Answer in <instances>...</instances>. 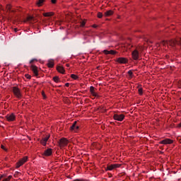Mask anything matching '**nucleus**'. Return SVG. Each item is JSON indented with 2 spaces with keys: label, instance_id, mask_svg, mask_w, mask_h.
I'll return each instance as SVG.
<instances>
[{
  "label": "nucleus",
  "instance_id": "obj_1",
  "mask_svg": "<svg viewBox=\"0 0 181 181\" xmlns=\"http://www.w3.org/2000/svg\"><path fill=\"white\" fill-rule=\"evenodd\" d=\"M12 91L16 98H18L19 100L22 98V92L21 91V89L18 88V86L12 87Z\"/></svg>",
  "mask_w": 181,
  "mask_h": 181
},
{
  "label": "nucleus",
  "instance_id": "obj_2",
  "mask_svg": "<svg viewBox=\"0 0 181 181\" xmlns=\"http://www.w3.org/2000/svg\"><path fill=\"white\" fill-rule=\"evenodd\" d=\"M68 144H69V140H67V139L62 138L59 140V146L60 148H64V146H67Z\"/></svg>",
  "mask_w": 181,
  "mask_h": 181
},
{
  "label": "nucleus",
  "instance_id": "obj_3",
  "mask_svg": "<svg viewBox=\"0 0 181 181\" xmlns=\"http://www.w3.org/2000/svg\"><path fill=\"white\" fill-rule=\"evenodd\" d=\"M6 119L8 122H13V121L16 119V115H15L13 113L8 114L6 115Z\"/></svg>",
  "mask_w": 181,
  "mask_h": 181
},
{
  "label": "nucleus",
  "instance_id": "obj_4",
  "mask_svg": "<svg viewBox=\"0 0 181 181\" xmlns=\"http://www.w3.org/2000/svg\"><path fill=\"white\" fill-rule=\"evenodd\" d=\"M30 70H32L33 74L35 76V77H37L39 76V68L36 66L35 64H32L30 66Z\"/></svg>",
  "mask_w": 181,
  "mask_h": 181
},
{
  "label": "nucleus",
  "instance_id": "obj_5",
  "mask_svg": "<svg viewBox=\"0 0 181 181\" xmlns=\"http://www.w3.org/2000/svg\"><path fill=\"white\" fill-rule=\"evenodd\" d=\"M79 128L80 127L77 125V122H74L70 127V131H71L72 132H78Z\"/></svg>",
  "mask_w": 181,
  "mask_h": 181
},
{
  "label": "nucleus",
  "instance_id": "obj_6",
  "mask_svg": "<svg viewBox=\"0 0 181 181\" xmlns=\"http://www.w3.org/2000/svg\"><path fill=\"white\" fill-rule=\"evenodd\" d=\"M160 145H172L173 144V140L170 139H165L159 142Z\"/></svg>",
  "mask_w": 181,
  "mask_h": 181
},
{
  "label": "nucleus",
  "instance_id": "obj_7",
  "mask_svg": "<svg viewBox=\"0 0 181 181\" xmlns=\"http://www.w3.org/2000/svg\"><path fill=\"white\" fill-rule=\"evenodd\" d=\"M26 162H28V156H25L21 160H20L16 164V168H21V166L26 163Z\"/></svg>",
  "mask_w": 181,
  "mask_h": 181
},
{
  "label": "nucleus",
  "instance_id": "obj_8",
  "mask_svg": "<svg viewBox=\"0 0 181 181\" xmlns=\"http://www.w3.org/2000/svg\"><path fill=\"white\" fill-rule=\"evenodd\" d=\"M121 167V164H111L107 166L106 170H114V169H118Z\"/></svg>",
  "mask_w": 181,
  "mask_h": 181
},
{
  "label": "nucleus",
  "instance_id": "obj_9",
  "mask_svg": "<svg viewBox=\"0 0 181 181\" xmlns=\"http://www.w3.org/2000/svg\"><path fill=\"white\" fill-rule=\"evenodd\" d=\"M132 57L133 60H139V52L138 51V49H134L132 52Z\"/></svg>",
  "mask_w": 181,
  "mask_h": 181
},
{
  "label": "nucleus",
  "instance_id": "obj_10",
  "mask_svg": "<svg viewBox=\"0 0 181 181\" xmlns=\"http://www.w3.org/2000/svg\"><path fill=\"white\" fill-rule=\"evenodd\" d=\"M116 62L119 64H127L128 59L126 57H119L116 59Z\"/></svg>",
  "mask_w": 181,
  "mask_h": 181
},
{
  "label": "nucleus",
  "instance_id": "obj_11",
  "mask_svg": "<svg viewBox=\"0 0 181 181\" xmlns=\"http://www.w3.org/2000/svg\"><path fill=\"white\" fill-rule=\"evenodd\" d=\"M114 119H115V121H124V119L125 118V115H124L123 114L121 115H118V114H115L113 116Z\"/></svg>",
  "mask_w": 181,
  "mask_h": 181
},
{
  "label": "nucleus",
  "instance_id": "obj_12",
  "mask_svg": "<svg viewBox=\"0 0 181 181\" xmlns=\"http://www.w3.org/2000/svg\"><path fill=\"white\" fill-rule=\"evenodd\" d=\"M90 93L93 97H96V98H100V95L95 92V88L94 86L90 87Z\"/></svg>",
  "mask_w": 181,
  "mask_h": 181
},
{
  "label": "nucleus",
  "instance_id": "obj_13",
  "mask_svg": "<svg viewBox=\"0 0 181 181\" xmlns=\"http://www.w3.org/2000/svg\"><path fill=\"white\" fill-rule=\"evenodd\" d=\"M103 53H104V54H112V55H114V54H117V51L115 50H107V49H105L103 51Z\"/></svg>",
  "mask_w": 181,
  "mask_h": 181
},
{
  "label": "nucleus",
  "instance_id": "obj_14",
  "mask_svg": "<svg viewBox=\"0 0 181 181\" xmlns=\"http://www.w3.org/2000/svg\"><path fill=\"white\" fill-rule=\"evenodd\" d=\"M53 151L52 148H47L43 153L44 156H50L52 153Z\"/></svg>",
  "mask_w": 181,
  "mask_h": 181
},
{
  "label": "nucleus",
  "instance_id": "obj_15",
  "mask_svg": "<svg viewBox=\"0 0 181 181\" xmlns=\"http://www.w3.org/2000/svg\"><path fill=\"white\" fill-rule=\"evenodd\" d=\"M57 70L59 73H61V74H64L65 73V70H64V67H63L62 66H57Z\"/></svg>",
  "mask_w": 181,
  "mask_h": 181
},
{
  "label": "nucleus",
  "instance_id": "obj_16",
  "mask_svg": "<svg viewBox=\"0 0 181 181\" xmlns=\"http://www.w3.org/2000/svg\"><path fill=\"white\" fill-rule=\"evenodd\" d=\"M47 66L49 69H53V67H54V61L53 59L49 60L47 63Z\"/></svg>",
  "mask_w": 181,
  "mask_h": 181
},
{
  "label": "nucleus",
  "instance_id": "obj_17",
  "mask_svg": "<svg viewBox=\"0 0 181 181\" xmlns=\"http://www.w3.org/2000/svg\"><path fill=\"white\" fill-rule=\"evenodd\" d=\"M112 15H114V11L112 10H109L105 12V16L106 18L108 16H112Z\"/></svg>",
  "mask_w": 181,
  "mask_h": 181
},
{
  "label": "nucleus",
  "instance_id": "obj_18",
  "mask_svg": "<svg viewBox=\"0 0 181 181\" xmlns=\"http://www.w3.org/2000/svg\"><path fill=\"white\" fill-rule=\"evenodd\" d=\"M33 16H28L26 19L24 21V22H29L30 23H32V21H33Z\"/></svg>",
  "mask_w": 181,
  "mask_h": 181
},
{
  "label": "nucleus",
  "instance_id": "obj_19",
  "mask_svg": "<svg viewBox=\"0 0 181 181\" xmlns=\"http://www.w3.org/2000/svg\"><path fill=\"white\" fill-rule=\"evenodd\" d=\"M175 45H181V38L173 41V43L171 44V46H175Z\"/></svg>",
  "mask_w": 181,
  "mask_h": 181
},
{
  "label": "nucleus",
  "instance_id": "obj_20",
  "mask_svg": "<svg viewBox=\"0 0 181 181\" xmlns=\"http://www.w3.org/2000/svg\"><path fill=\"white\" fill-rule=\"evenodd\" d=\"M54 15V13L53 12H47V13H43V16L49 17V16H53Z\"/></svg>",
  "mask_w": 181,
  "mask_h": 181
},
{
  "label": "nucleus",
  "instance_id": "obj_21",
  "mask_svg": "<svg viewBox=\"0 0 181 181\" xmlns=\"http://www.w3.org/2000/svg\"><path fill=\"white\" fill-rule=\"evenodd\" d=\"M53 81L54 83H60V78H59V76H54Z\"/></svg>",
  "mask_w": 181,
  "mask_h": 181
},
{
  "label": "nucleus",
  "instance_id": "obj_22",
  "mask_svg": "<svg viewBox=\"0 0 181 181\" xmlns=\"http://www.w3.org/2000/svg\"><path fill=\"white\" fill-rule=\"evenodd\" d=\"M71 78H73L74 80H78V76L76 74H71Z\"/></svg>",
  "mask_w": 181,
  "mask_h": 181
},
{
  "label": "nucleus",
  "instance_id": "obj_23",
  "mask_svg": "<svg viewBox=\"0 0 181 181\" xmlns=\"http://www.w3.org/2000/svg\"><path fill=\"white\" fill-rule=\"evenodd\" d=\"M43 2H45V0H38V1L37 2V5L38 6H42V4H43Z\"/></svg>",
  "mask_w": 181,
  "mask_h": 181
},
{
  "label": "nucleus",
  "instance_id": "obj_24",
  "mask_svg": "<svg viewBox=\"0 0 181 181\" xmlns=\"http://www.w3.org/2000/svg\"><path fill=\"white\" fill-rule=\"evenodd\" d=\"M128 74H129L130 78H132V77H134V72H132V71L129 70L128 71Z\"/></svg>",
  "mask_w": 181,
  "mask_h": 181
},
{
  "label": "nucleus",
  "instance_id": "obj_25",
  "mask_svg": "<svg viewBox=\"0 0 181 181\" xmlns=\"http://www.w3.org/2000/svg\"><path fill=\"white\" fill-rule=\"evenodd\" d=\"M138 93H139V95H142V94H144L142 88H139Z\"/></svg>",
  "mask_w": 181,
  "mask_h": 181
},
{
  "label": "nucleus",
  "instance_id": "obj_26",
  "mask_svg": "<svg viewBox=\"0 0 181 181\" xmlns=\"http://www.w3.org/2000/svg\"><path fill=\"white\" fill-rule=\"evenodd\" d=\"M40 144H42L43 146H46L47 142L45 141H44L43 139H42V140L40 141Z\"/></svg>",
  "mask_w": 181,
  "mask_h": 181
},
{
  "label": "nucleus",
  "instance_id": "obj_27",
  "mask_svg": "<svg viewBox=\"0 0 181 181\" xmlns=\"http://www.w3.org/2000/svg\"><path fill=\"white\" fill-rule=\"evenodd\" d=\"M49 138H50V136H46L42 139V140H44L45 142H47V141H49Z\"/></svg>",
  "mask_w": 181,
  "mask_h": 181
},
{
  "label": "nucleus",
  "instance_id": "obj_28",
  "mask_svg": "<svg viewBox=\"0 0 181 181\" xmlns=\"http://www.w3.org/2000/svg\"><path fill=\"white\" fill-rule=\"evenodd\" d=\"M84 26H86V20L83 21L81 23V28H84Z\"/></svg>",
  "mask_w": 181,
  "mask_h": 181
},
{
  "label": "nucleus",
  "instance_id": "obj_29",
  "mask_svg": "<svg viewBox=\"0 0 181 181\" xmlns=\"http://www.w3.org/2000/svg\"><path fill=\"white\" fill-rule=\"evenodd\" d=\"M98 18H99V19H101V18H103V13L101 12L98 13Z\"/></svg>",
  "mask_w": 181,
  "mask_h": 181
},
{
  "label": "nucleus",
  "instance_id": "obj_30",
  "mask_svg": "<svg viewBox=\"0 0 181 181\" xmlns=\"http://www.w3.org/2000/svg\"><path fill=\"white\" fill-rule=\"evenodd\" d=\"M12 8V6H11V4H8L7 6H6V9H7V11H11V8Z\"/></svg>",
  "mask_w": 181,
  "mask_h": 181
},
{
  "label": "nucleus",
  "instance_id": "obj_31",
  "mask_svg": "<svg viewBox=\"0 0 181 181\" xmlns=\"http://www.w3.org/2000/svg\"><path fill=\"white\" fill-rule=\"evenodd\" d=\"M25 77H26L28 80H30V78H32V76L29 74H25Z\"/></svg>",
  "mask_w": 181,
  "mask_h": 181
},
{
  "label": "nucleus",
  "instance_id": "obj_32",
  "mask_svg": "<svg viewBox=\"0 0 181 181\" xmlns=\"http://www.w3.org/2000/svg\"><path fill=\"white\" fill-rule=\"evenodd\" d=\"M1 149H4V151H6V152L8 151V149L6 148H5V146L1 145Z\"/></svg>",
  "mask_w": 181,
  "mask_h": 181
},
{
  "label": "nucleus",
  "instance_id": "obj_33",
  "mask_svg": "<svg viewBox=\"0 0 181 181\" xmlns=\"http://www.w3.org/2000/svg\"><path fill=\"white\" fill-rule=\"evenodd\" d=\"M33 62H37V59H33L30 60V64H32V63H33Z\"/></svg>",
  "mask_w": 181,
  "mask_h": 181
},
{
  "label": "nucleus",
  "instance_id": "obj_34",
  "mask_svg": "<svg viewBox=\"0 0 181 181\" xmlns=\"http://www.w3.org/2000/svg\"><path fill=\"white\" fill-rule=\"evenodd\" d=\"M42 95L44 98H46V94H45V91L42 92Z\"/></svg>",
  "mask_w": 181,
  "mask_h": 181
},
{
  "label": "nucleus",
  "instance_id": "obj_35",
  "mask_svg": "<svg viewBox=\"0 0 181 181\" xmlns=\"http://www.w3.org/2000/svg\"><path fill=\"white\" fill-rule=\"evenodd\" d=\"M169 44H170V42H163V45H169Z\"/></svg>",
  "mask_w": 181,
  "mask_h": 181
},
{
  "label": "nucleus",
  "instance_id": "obj_36",
  "mask_svg": "<svg viewBox=\"0 0 181 181\" xmlns=\"http://www.w3.org/2000/svg\"><path fill=\"white\" fill-rule=\"evenodd\" d=\"M3 177H4V175L0 174V181L2 180Z\"/></svg>",
  "mask_w": 181,
  "mask_h": 181
},
{
  "label": "nucleus",
  "instance_id": "obj_37",
  "mask_svg": "<svg viewBox=\"0 0 181 181\" xmlns=\"http://www.w3.org/2000/svg\"><path fill=\"white\" fill-rule=\"evenodd\" d=\"M69 86H70V83H65L66 87H69Z\"/></svg>",
  "mask_w": 181,
  "mask_h": 181
},
{
  "label": "nucleus",
  "instance_id": "obj_38",
  "mask_svg": "<svg viewBox=\"0 0 181 181\" xmlns=\"http://www.w3.org/2000/svg\"><path fill=\"white\" fill-rule=\"evenodd\" d=\"M52 4H56V0H51Z\"/></svg>",
  "mask_w": 181,
  "mask_h": 181
},
{
  "label": "nucleus",
  "instance_id": "obj_39",
  "mask_svg": "<svg viewBox=\"0 0 181 181\" xmlns=\"http://www.w3.org/2000/svg\"><path fill=\"white\" fill-rule=\"evenodd\" d=\"M92 27L95 28H97V25L94 24V25H92Z\"/></svg>",
  "mask_w": 181,
  "mask_h": 181
},
{
  "label": "nucleus",
  "instance_id": "obj_40",
  "mask_svg": "<svg viewBox=\"0 0 181 181\" xmlns=\"http://www.w3.org/2000/svg\"><path fill=\"white\" fill-rule=\"evenodd\" d=\"M66 67H70V64H66Z\"/></svg>",
  "mask_w": 181,
  "mask_h": 181
},
{
  "label": "nucleus",
  "instance_id": "obj_41",
  "mask_svg": "<svg viewBox=\"0 0 181 181\" xmlns=\"http://www.w3.org/2000/svg\"><path fill=\"white\" fill-rule=\"evenodd\" d=\"M179 127L181 128V122L179 124Z\"/></svg>",
  "mask_w": 181,
  "mask_h": 181
}]
</instances>
